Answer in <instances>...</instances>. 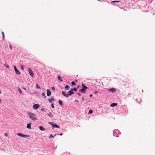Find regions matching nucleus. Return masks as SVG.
<instances>
[{
	"mask_svg": "<svg viewBox=\"0 0 155 155\" xmlns=\"http://www.w3.org/2000/svg\"><path fill=\"white\" fill-rule=\"evenodd\" d=\"M4 66L6 68H8L9 67L8 65L6 64H5L4 65Z\"/></svg>",
	"mask_w": 155,
	"mask_h": 155,
	"instance_id": "aec40b11",
	"label": "nucleus"
},
{
	"mask_svg": "<svg viewBox=\"0 0 155 155\" xmlns=\"http://www.w3.org/2000/svg\"><path fill=\"white\" fill-rule=\"evenodd\" d=\"M109 90L112 92H114L116 91V89L114 88H113L109 89Z\"/></svg>",
	"mask_w": 155,
	"mask_h": 155,
	"instance_id": "9d476101",
	"label": "nucleus"
},
{
	"mask_svg": "<svg viewBox=\"0 0 155 155\" xmlns=\"http://www.w3.org/2000/svg\"><path fill=\"white\" fill-rule=\"evenodd\" d=\"M18 91L21 94H22V92L21 90V89H20V88H18Z\"/></svg>",
	"mask_w": 155,
	"mask_h": 155,
	"instance_id": "6ab92c4d",
	"label": "nucleus"
},
{
	"mask_svg": "<svg viewBox=\"0 0 155 155\" xmlns=\"http://www.w3.org/2000/svg\"><path fill=\"white\" fill-rule=\"evenodd\" d=\"M58 80H60L61 81H63L62 78H61V77L60 76H58Z\"/></svg>",
	"mask_w": 155,
	"mask_h": 155,
	"instance_id": "f3484780",
	"label": "nucleus"
},
{
	"mask_svg": "<svg viewBox=\"0 0 155 155\" xmlns=\"http://www.w3.org/2000/svg\"><path fill=\"white\" fill-rule=\"evenodd\" d=\"M82 88L80 90V91L83 93L86 92V90L87 89V87L83 84H82Z\"/></svg>",
	"mask_w": 155,
	"mask_h": 155,
	"instance_id": "f03ea898",
	"label": "nucleus"
},
{
	"mask_svg": "<svg viewBox=\"0 0 155 155\" xmlns=\"http://www.w3.org/2000/svg\"><path fill=\"white\" fill-rule=\"evenodd\" d=\"M39 107V105L38 104H34L33 105V108L35 110H37L38 109V108Z\"/></svg>",
	"mask_w": 155,
	"mask_h": 155,
	"instance_id": "423d86ee",
	"label": "nucleus"
},
{
	"mask_svg": "<svg viewBox=\"0 0 155 155\" xmlns=\"http://www.w3.org/2000/svg\"><path fill=\"white\" fill-rule=\"evenodd\" d=\"M92 94H90V95H89V97H92Z\"/></svg>",
	"mask_w": 155,
	"mask_h": 155,
	"instance_id": "e433bc0d",
	"label": "nucleus"
},
{
	"mask_svg": "<svg viewBox=\"0 0 155 155\" xmlns=\"http://www.w3.org/2000/svg\"><path fill=\"white\" fill-rule=\"evenodd\" d=\"M93 112V111L92 110H90L89 111V114H91Z\"/></svg>",
	"mask_w": 155,
	"mask_h": 155,
	"instance_id": "c756f323",
	"label": "nucleus"
},
{
	"mask_svg": "<svg viewBox=\"0 0 155 155\" xmlns=\"http://www.w3.org/2000/svg\"><path fill=\"white\" fill-rule=\"evenodd\" d=\"M1 93V92L0 91V94Z\"/></svg>",
	"mask_w": 155,
	"mask_h": 155,
	"instance_id": "de8ad7c7",
	"label": "nucleus"
},
{
	"mask_svg": "<svg viewBox=\"0 0 155 155\" xmlns=\"http://www.w3.org/2000/svg\"><path fill=\"white\" fill-rule=\"evenodd\" d=\"M9 46H10V48L12 50V45H10Z\"/></svg>",
	"mask_w": 155,
	"mask_h": 155,
	"instance_id": "72a5a7b5",
	"label": "nucleus"
},
{
	"mask_svg": "<svg viewBox=\"0 0 155 155\" xmlns=\"http://www.w3.org/2000/svg\"><path fill=\"white\" fill-rule=\"evenodd\" d=\"M98 93V91H95L94 92V93L95 94H96V93Z\"/></svg>",
	"mask_w": 155,
	"mask_h": 155,
	"instance_id": "473e14b6",
	"label": "nucleus"
},
{
	"mask_svg": "<svg viewBox=\"0 0 155 155\" xmlns=\"http://www.w3.org/2000/svg\"><path fill=\"white\" fill-rule=\"evenodd\" d=\"M81 98H82V100L83 101H84V97H82Z\"/></svg>",
	"mask_w": 155,
	"mask_h": 155,
	"instance_id": "c9c22d12",
	"label": "nucleus"
},
{
	"mask_svg": "<svg viewBox=\"0 0 155 155\" xmlns=\"http://www.w3.org/2000/svg\"><path fill=\"white\" fill-rule=\"evenodd\" d=\"M54 100V98L53 97H51L50 99L49 100V101L50 102H52Z\"/></svg>",
	"mask_w": 155,
	"mask_h": 155,
	"instance_id": "f8f14e48",
	"label": "nucleus"
},
{
	"mask_svg": "<svg viewBox=\"0 0 155 155\" xmlns=\"http://www.w3.org/2000/svg\"><path fill=\"white\" fill-rule=\"evenodd\" d=\"M44 110V109H41V110Z\"/></svg>",
	"mask_w": 155,
	"mask_h": 155,
	"instance_id": "c03bdc74",
	"label": "nucleus"
},
{
	"mask_svg": "<svg viewBox=\"0 0 155 155\" xmlns=\"http://www.w3.org/2000/svg\"><path fill=\"white\" fill-rule=\"evenodd\" d=\"M27 127L28 129H31V124L29 123V124H28L27 125Z\"/></svg>",
	"mask_w": 155,
	"mask_h": 155,
	"instance_id": "ddd939ff",
	"label": "nucleus"
},
{
	"mask_svg": "<svg viewBox=\"0 0 155 155\" xmlns=\"http://www.w3.org/2000/svg\"><path fill=\"white\" fill-rule=\"evenodd\" d=\"M73 91H74L75 92H76L77 91V89L76 87H74L73 89H71Z\"/></svg>",
	"mask_w": 155,
	"mask_h": 155,
	"instance_id": "4be33fe9",
	"label": "nucleus"
},
{
	"mask_svg": "<svg viewBox=\"0 0 155 155\" xmlns=\"http://www.w3.org/2000/svg\"><path fill=\"white\" fill-rule=\"evenodd\" d=\"M46 91H47V95L48 96H49L51 95V92L49 89H48Z\"/></svg>",
	"mask_w": 155,
	"mask_h": 155,
	"instance_id": "6e6552de",
	"label": "nucleus"
},
{
	"mask_svg": "<svg viewBox=\"0 0 155 155\" xmlns=\"http://www.w3.org/2000/svg\"><path fill=\"white\" fill-rule=\"evenodd\" d=\"M51 89L54 91L55 89V88L54 87H51Z\"/></svg>",
	"mask_w": 155,
	"mask_h": 155,
	"instance_id": "2f4dec72",
	"label": "nucleus"
},
{
	"mask_svg": "<svg viewBox=\"0 0 155 155\" xmlns=\"http://www.w3.org/2000/svg\"><path fill=\"white\" fill-rule=\"evenodd\" d=\"M65 88L67 90H68L70 88V87L68 85H66L65 87Z\"/></svg>",
	"mask_w": 155,
	"mask_h": 155,
	"instance_id": "a211bd4d",
	"label": "nucleus"
},
{
	"mask_svg": "<svg viewBox=\"0 0 155 155\" xmlns=\"http://www.w3.org/2000/svg\"><path fill=\"white\" fill-rule=\"evenodd\" d=\"M17 135H18V136H19L21 137H24V134H23L21 133H17Z\"/></svg>",
	"mask_w": 155,
	"mask_h": 155,
	"instance_id": "dca6fc26",
	"label": "nucleus"
},
{
	"mask_svg": "<svg viewBox=\"0 0 155 155\" xmlns=\"http://www.w3.org/2000/svg\"><path fill=\"white\" fill-rule=\"evenodd\" d=\"M71 84L72 85H75L76 84L75 83L74 81L71 82Z\"/></svg>",
	"mask_w": 155,
	"mask_h": 155,
	"instance_id": "bb28decb",
	"label": "nucleus"
},
{
	"mask_svg": "<svg viewBox=\"0 0 155 155\" xmlns=\"http://www.w3.org/2000/svg\"><path fill=\"white\" fill-rule=\"evenodd\" d=\"M117 103H113L110 104V106L111 107H114L115 106H117Z\"/></svg>",
	"mask_w": 155,
	"mask_h": 155,
	"instance_id": "4468645a",
	"label": "nucleus"
},
{
	"mask_svg": "<svg viewBox=\"0 0 155 155\" xmlns=\"http://www.w3.org/2000/svg\"><path fill=\"white\" fill-rule=\"evenodd\" d=\"M5 136H7V134H6V133L5 134Z\"/></svg>",
	"mask_w": 155,
	"mask_h": 155,
	"instance_id": "58836bf2",
	"label": "nucleus"
},
{
	"mask_svg": "<svg viewBox=\"0 0 155 155\" xmlns=\"http://www.w3.org/2000/svg\"><path fill=\"white\" fill-rule=\"evenodd\" d=\"M30 137V136L29 135H24V138H25V137Z\"/></svg>",
	"mask_w": 155,
	"mask_h": 155,
	"instance_id": "a878e982",
	"label": "nucleus"
},
{
	"mask_svg": "<svg viewBox=\"0 0 155 155\" xmlns=\"http://www.w3.org/2000/svg\"><path fill=\"white\" fill-rule=\"evenodd\" d=\"M28 115L29 118L35 121L37 120L36 115L31 112L28 113Z\"/></svg>",
	"mask_w": 155,
	"mask_h": 155,
	"instance_id": "f257e3e1",
	"label": "nucleus"
},
{
	"mask_svg": "<svg viewBox=\"0 0 155 155\" xmlns=\"http://www.w3.org/2000/svg\"><path fill=\"white\" fill-rule=\"evenodd\" d=\"M62 94L64 96H65V97H69L68 94H66L64 92L62 91Z\"/></svg>",
	"mask_w": 155,
	"mask_h": 155,
	"instance_id": "1a4fd4ad",
	"label": "nucleus"
},
{
	"mask_svg": "<svg viewBox=\"0 0 155 155\" xmlns=\"http://www.w3.org/2000/svg\"><path fill=\"white\" fill-rule=\"evenodd\" d=\"M51 107H52L53 108H54V105H53V104H51Z\"/></svg>",
	"mask_w": 155,
	"mask_h": 155,
	"instance_id": "f704fd0d",
	"label": "nucleus"
},
{
	"mask_svg": "<svg viewBox=\"0 0 155 155\" xmlns=\"http://www.w3.org/2000/svg\"><path fill=\"white\" fill-rule=\"evenodd\" d=\"M36 87V89H41L40 87L38 85V84H36V87Z\"/></svg>",
	"mask_w": 155,
	"mask_h": 155,
	"instance_id": "412c9836",
	"label": "nucleus"
},
{
	"mask_svg": "<svg viewBox=\"0 0 155 155\" xmlns=\"http://www.w3.org/2000/svg\"><path fill=\"white\" fill-rule=\"evenodd\" d=\"M39 128L40 130L41 131H44L45 130V129L42 126H39Z\"/></svg>",
	"mask_w": 155,
	"mask_h": 155,
	"instance_id": "9b49d317",
	"label": "nucleus"
},
{
	"mask_svg": "<svg viewBox=\"0 0 155 155\" xmlns=\"http://www.w3.org/2000/svg\"><path fill=\"white\" fill-rule=\"evenodd\" d=\"M44 110V109H41V110Z\"/></svg>",
	"mask_w": 155,
	"mask_h": 155,
	"instance_id": "a18cd8bd",
	"label": "nucleus"
},
{
	"mask_svg": "<svg viewBox=\"0 0 155 155\" xmlns=\"http://www.w3.org/2000/svg\"><path fill=\"white\" fill-rule=\"evenodd\" d=\"M74 93V92L73 91V90L71 89V90L70 91H68V96L71 95L72 94H73Z\"/></svg>",
	"mask_w": 155,
	"mask_h": 155,
	"instance_id": "0eeeda50",
	"label": "nucleus"
},
{
	"mask_svg": "<svg viewBox=\"0 0 155 155\" xmlns=\"http://www.w3.org/2000/svg\"><path fill=\"white\" fill-rule=\"evenodd\" d=\"M63 134V133H61V134H60V136H62V135Z\"/></svg>",
	"mask_w": 155,
	"mask_h": 155,
	"instance_id": "79ce46f5",
	"label": "nucleus"
},
{
	"mask_svg": "<svg viewBox=\"0 0 155 155\" xmlns=\"http://www.w3.org/2000/svg\"><path fill=\"white\" fill-rule=\"evenodd\" d=\"M41 96H43V97H44V98H45L46 97V96H45V94H44V93H41Z\"/></svg>",
	"mask_w": 155,
	"mask_h": 155,
	"instance_id": "b1692460",
	"label": "nucleus"
},
{
	"mask_svg": "<svg viewBox=\"0 0 155 155\" xmlns=\"http://www.w3.org/2000/svg\"><path fill=\"white\" fill-rule=\"evenodd\" d=\"M58 101H59V104H60V105H61V106L63 104H62V101H61V100H59Z\"/></svg>",
	"mask_w": 155,
	"mask_h": 155,
	"instance_id": "5701e85b",
	"label": "nucleus"
},
{
	"mask_svg": "<svg viewBox=\"0 0 155 155\" xmlns=\"http://www.w3.org/2000/svg\"><path fill=\"white\" fill-rule=\"evenodd\" d=\"M48 123L51 124L52 126L53 127H56L57 128H59L60 127L58 125L56 124H54L53 122H48Z\"/></svg>",
	"mask_w": 155,
	"mask_h": 155,
	"instance_id": "7ed1b4c3",
	"label": "nucleus"
},
{
	"mask_svg": "<svg viewBox=\"0 0 155 155\" xmlns=\"http://www.w3.org/2000/svg\"><path fill=\"white\" fill-rule=\"evenodd\" d=\"M77 87H78H78H79V86H78Z\"/></svg>",
	"mask_w": 155,
	"mask_h": 155,
	"instance_id": "49530a36",
	"label": "nucleus"
},
{
	"mask_svg": "<svg viewBox=\"0 0 155 155\" xmlns=\"http://www.w3.org/2000/svg\"><path fill=\"white\" fill-rule=\"evenodd\" d=\"M120 2V1H112L111 2L112 3H114V2Z\"/></svg>",
	"mask_w": 155,
	"mask_h": 155,
	"instance_id": "7c9ffc66",
	"label": "nucleus"
},
{
	"mask_svg": "<svg viewBox=\"0 0 155 155\" xmlns=\"http://www.w3.org/2000/svg\"><path fill=\"white\" fill-rule=\"evenodd\" d=\"M2 34L3 38V40H4V38H5V36H4V32H2Z\"/></svg>",
	"mask_w": 155,
	"mask_h": 155,
	"instance_id": "c85d7f7f",
	"label": "nucleus"
},
{
	"mask_svg": "<svg viewBox=\"0 0 155 155\" xmlns=\"http://www.w3.org/2000/svg\"><path fill=\"white\" fill-rule=\"evenodd\" d=\"M2 100L1 99H0V104L1 103Z\"/></svg>",
	"mask_w": 155,
	"mask_h": 155,
	"instance_id": "a19ab883",
	"label": "nucleus"
},
{
	"mask_svg": "<svg viewBox=\"0 0 155 155\" xmlns=\"http://www.w3.org/2000/svg\"><path fill=\"white\" fill-rule=\"evenodd\" d=\"M56 135V134H55L54 135V136H53L52 134H51L50 135V136L49 137V138H51V137H52V138H54Z\"/></svg>",
	"mask_w": 155,
	"mask_h": 155,
	"instance_id": "393cba45",
	"label": "nucleus"
},
{
	"mask_svg": "<svg viewBox=\"0 0 155 155\" xmlns=\"http://www.w3.org/2000/svg\"><path fill=\"white\" fill-rule=\"evenodd\" d=\"M47 114L48 116L51 117H53V115L51 113H49Z\"/></svg>",
	"mask_w": 155,
	"mask_h": 155,
	"instance_id": "2eb2a0df",
	"label": "nucleus"
},
{
	"mask_svg": "<svg viewBox=\"0 0 155 155\" xmlns=\"http://www.w3.org/2000/svg\"><path fill=\"white\" fill-rule=\"evenodd\" d=\"M14 68L16 73L18 74H20V73L19 71L18 70L16 67L15 66H14Z\"/></svg>",
	"mask_w": 155,
	"mask_h": 155,
	"instance_id": "39448f33",
	"label": "nucleus"
},
{
	"mask_svg": "<svg viewBox=\"0 0 155 155\" xmlns=\"http://www.w3.org/2000/svg\"><path fill=\"white\" fill-rule=\"evenodd\" d=\"M28 71L30 75L32 77L34 76V73L31 68H29L28 70Z\"/></svg>",
	"mask_w": 155,
	"mask_h": 155,
	"instance_id": "20e7f679",
	"label": "nucleus"
},
{
	"mask_svg": "<svg viewBox=\"0 0 155 155\" xmlns=\"http://www.w3.org/2000/svg\"><path fill=\"white\" fill-rule=\"evenodd\" d=\"M22 89H24V90H26V89L25 88L23 87Z\"/></svg>",
	"mask_w": 155,
	"mask_h": 155,
	"instance_id": "ea45409f",
	"label": "nucleus"
},
{
	"mask_svg": "<svg viewBox=\"0 0 155 155\" xmlns=\"http://www.w3.org/2000/svg\"><path fill=\"white\" fill-rule=\"evenodd\" d=\"M75 101H76L77 102H78V103L79 102V101H78V100H76Z\"/></svg>",
	"mask_w": 155,
	"mask_h": 155,
	"instance_id": "37998d69",
	"label": "nucleus"
},
{
	"mask_svg": "<svg viewBox=\"0 0 155 155\" xmlns=\"http://www.w3.org/2000/svg\"><path fill=\"white\" fill-rule=\"evenodd\" d=\"M78 95H79V96H80L81 95V94L80 93H78Z\"/></svg>",
	"mask_w": 155,
	"mask_h": 155,
	"instance_id": "4c0bfd02",
	"label": "nucleus"
},
{
	"mask_svg": "<svg viewBox=\"0 0 155 155\" xmlns=\"http://www.w3.org/2000/svg\"><path fill=\"white\" fill-rule=\"evenodd\" d=\"M21 68L22 70H24V66L23 65H21Z\"/></svg>",
	"mask_w": 155,
	"mask_h": 155,
	"instance_id": "cd10ccee",
	"label": "nucleus"
}]
</instances>
